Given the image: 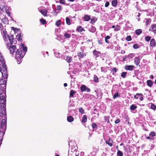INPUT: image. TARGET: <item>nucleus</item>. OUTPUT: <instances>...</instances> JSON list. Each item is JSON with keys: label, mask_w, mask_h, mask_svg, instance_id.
Wrapping results in <instances>:
<instances>
[{"label": "nucleus", "mask_w": 156, "mask_h": 156, "mask_svg": "<svg viewBox=\"0 0 156 156\" xmlns=\"http://www.w3.org/2000/svg\"><path fill=\"white\" fill-rule=\"evenodd\" d=\"M66 21L67 25H69L71 24L70 19L68 17L66 18Z\"/></svg>", "instance_id": "nucleus-30"}, {"label": "nucleus", "mask_w": 156, "mask_h": 156, "mask_svg": "<svg viewBox=\"0 0 156 156\" xmlns=\"http://www.w3.org/2000/svg\"><path fill=\"white\" fill-rule=\"evenodd\" d=\"M6 103V97H5V101L4 102V106L2 107L1 105L2 104L1 102H0V108L1 109L0 110V113L2 115H5L6 114V112L5 111V109L4 108L5 107V106Z\"/></svg>", "instance_id": "nucleus-4"}, {"label": "nucleus", "mask_w": 156, "mask_h": 156, "mask_svg": "<svg viewBox=\"0 0 156 156\" xmlns=\"http://www.w3.org/2000/svg\"><path fill=\"white\" fill-rule=\"evenodd\" d=\"M120 26L119 25H117L115 27L114 29V30L116 31H118L120 30Z\"/></svg>", "instance_id": "nucleus-36"}, {"label": "nucleus", "mask_w": 156, "mask_h": 156, "mask_svg": "<svg viewBox=\"0 0 156 156\" xmlns=\"http://www.w3.org/2000/svg\"><path fill=\"white\" fill-rule=\"evenodd\" d=\"M151 37L149 36L146 37L145 38V40L146 41L148 42L151 40Z\"/></svg>", "instance_id": "nucleus-43"}, {"label": "nucleus", "mask_w": 156, "mask_h": 156, "mask_svg": "<svg viewBox=\"0 0 156 156\" xmlns=\"http://www.w3.org/2000/svg\"><path fill=\"white\" fill-rule=\"evenodd\" d=\"M109 5V3L108 2H106L105 5V6L106 7H108Z\"/></svg>", "instance_id": "nucleus-55"}, {"label": "nucleus", "mask_w": 156, "mask_h": 156, "mask_svg": "<svg viewBox=\"0 0 156 156\" xmlns=\"http://www.w3.org/2000/svg\"><path fill=\"white\" fill-rule=\"evenodd\" d=\"M105 68L103 67H101V72H105V71L104 70Z\"/></svg>", "instance_id": "nucleus-59"}, {"label": "nucleus", "mask_w": 156, "mask_h": 156, "mask_svg": "<svg viewBox=\"0 0 156 156\" xmlns=\"http://www.w3.org/2000/svg\"><path fill=\"white\" fill-rule=\"evenodd\" d=\"M96 29L95 27L92 26L89 29L90 31L92 33H94L96 31Z\"/></svg>", "instance_id": "nucleus-23"}, {"label": "nucleus", "mask_w": 156, "mask_h": 156, "mask_svg": "<svg viewBox=\"0 0 156 156\" xmlns=\"http://www.w3.org/2000/svg\"><path fill=\"white\" fill-rule=\"evenodd\" d=\"M128 56H125V57H124V58L123 59V61H125L126 60V59L127 58V57Z\"/></svg>", "instance_id": "nucleus-60"}, {"label": "nucleus", "mask_w": 156, "mask_h": 156, "mask_svg": "<svg viewBox=\"0 0 156 156\" xmlns=\"http://www.w3.org/2000/svg\"><path fill=\"white\" fill-rule=\"evenodd\" d=\"M134 56V54L133 53L129 54L128 56V57L130 58H132Z\"/></svg>", "instance_id": "nucleus-45"}, {"label": "nucleus", "mask_w": 156, "mask_h": 156, "mask_svg": "<svg viewBox=\"0 0 156 156\" xmlns=\"http://www.w3.org/2000/svg\"><path fill=\"white\" fill-rule=\"evenodd\" d=\"M67 121L69 122H71L73 121L74 119L71 116H68L67 118Z\"/></svg>", "instance_id": "nucleus-15"}, {"label": "nucleus", "mask_w": 156, "mask_h": 156, "mask_svg": "<svg viewBox=\"0 0 156 156\" xmlns=\"http://www.w3.org/2000/svg\"><path fill=\"white\" fill-rule=\"evenodd\" d=\"M94 81L95 82H98V78L96 76H95L94 77Z\"/></svg>", "instance_id": "nucleus-51"}, {"label": "nucleus", "mask_w": 156, "mask_h": 156, "mask_svg": "<svg viewBox=\"0 0 156 156\" xmlns=\"http://www.w3.org/2000/svg\"><path fill=\"white\" fill-rule=\"evenodd\" d=\"M66 60L67 62L70 63L72 60V58L71 56H67L66 57Z\"/></svg>", "instance_id": "nucleus-13"}, {"label": "nucleus", "mask_w": 156, "mask_h": 156, "mask_svg": "<svg viewBox=\"0 0 156 156\" xmlns=\"http://www.w3.org/2000/svg\"><path fill=\"white\" fill-rule=\"evenodd\" d=\"M134 66L133 65H126L125 66L126 70L131 71L133 70Z\"/></svg>", "instance_id": "nucleus-11"}, {"label": "nucleus", "mask_w": 156, "mask_h": 156, "mask_svg": "<svg viewBox=\"0 0 156 156\" xmlns=\"http://www.w3.org/2000/svg\"><path fill=\"white\" fill-rule=\"evenodd\" d=\"M143 95L141 94L137 93L134 96V98L136 99H139L141 101H143Z\"/></svg>", "instance_id": "nucleus-9"}, {"label": "nucleus", "mask_w": 156, "mask_h": 156, "mask_svg": "<svg viewBox=\"0 0 156 156\" xmlns=\"http://www.w3.org/2000/svg\"><path fill=\"white\" fill-rule=\"evenodd\" d=\"M22 51L20 50L17 49L16 52L15 58L18 64H20L22 62V59L24 57L25 53L23 55Z\"/></svg>", "instance_id": "nucleus-2"}, {"label": "nucleus", "mask_w": 156, "mask_h": 156, "mask_svg": "<svg viewBox=\"0 0 156 156\" xmlns=\"http://www.w3.org/2000/svg\"><path fill=\"white\" fill-rule=\"evenodd\" d=\"M150 78L151 79H153L154 78V77L152 75H151L150 76Z\"/></svg>", "instance_id": "nucleus-63"}, {"label": "nucleus", "mask_w": 156, "mask_h": 156, "mask_svg": "<svg viewBox=\"0 0 156 156\" xmlns=\"http://www.w3.org/2000/svg\"><path fill=\"white\" fill-rule=\"evenodd\" d=\"M96 21V20L95 19H92L91 20L90 23L92 24H93V23H95Z\"/></svg>", "instance_id": "nucleus-56"}, {"label": "nucleus", "mask_w": 156, "mask_h": 156, "mask_svg": "<svg viewBox=\"0 0 156 156\" xmlns=\"http://www.w3.org/2000/svg\"><path fill=\"white\" fill-rule=\"evenodd\" d=\"M8 37V39L9 40V43H8V44H12L14 43V44H15V43L14 42L15 40L14 39L13 35H7V36ZM7 39V38L5 39V40L4 39V40L5 41H6V40Z\"/></svg>", "instance_id": "nucleus-7"}, {"label": "nucleus", "mask_w": 156, "mask_h": 156, "mask_svg": "<svg viewBox=\"0 0 156 156\" xmlns=\"http://www.w3.org/2000/svg\"><path fill=\"white\" fill-rule=\"evenodd\" d=\"M147 84L148 86L151 87L153 85V83L151 80H147Z\"/></svg>", "instance_id": "nucleus-16"}, {"label": "nucleus", "mask_w": 156, "mask_h": 156, "mask_svg": "<svg viewBox=\"0 0 156 156\" xmlns=\"http://www.w3.org/2000/svg\"><path fill=\"white\" fill-rule=\"evenodd\" d=\"M93 53L94 55H96L97 56H98L100 54V52L98 51H97L95 50L94 51Z\"/></svg>", "instance_id": "nucleus-22"}, {"label": "nucleus", "mask_w": 156, "mask_h": 156, "mask_svg": "<svg viewBox=\"0 0 156 156\" xmlns=\"http://www.w3.org/2000/svg\"><path fill=\"white\" fill-rule=\"evenodd\" d=\"M41 14L44 16H46L47 14V12L45 9H43L40 11Z\"/></svg>", "instance_id": "nucleus-20"}, {"label": "nucleus", "mask_w": 156, "mask_h": 156, "mask_svg": "<svg viewBox=\"0 0 156 156\" xmlns=\"http://www.w3.org/2000/svg\"><path fill=\"white\" fill-rule=\"evenodd\" d=\"M133 48L134 49H137L139 48V45L136 44H134L133 45Z\"/></svg>", "instance_id": "nucleus-48"}, {"label": "nucleus", "mask_w": 156, "mask_h": 156, "mask_svg": "<svg viewBox=\"0 0 156 156\" xmlns=\"http://www.w3.org/2000/svg\"><path fill=\"white\" fill-rule=\"evenodd\" d=\"M117 71V69L116 68H114L112 69V71L114 73H115Z\"/></svg>", "instance_id": "nucleus-52"}, {"label": "nucleus", "mask_w": 156, "mask_h": 156, "mask_svg": "<svg viewBox=\"0 0 156 156\" xmlns=\"http://www.w3.org/2000/svg\"><path fill=\"white\" fill-rule=\"evenodd\" d=\"M64 87H66L67 86V83H64Z\"/></svg>", "instance_id": "nucleus-64"}, {"label": "nucleus", "mask_w": 156, "mask_h": 156, "mask_svg": "<svg viewBox=\"0 0 156 156\" xmlns=\"http://www.w3.org/2000/svg\"><path fill=\"white\" fill-rule=\"evenodd\" d=\"M119 93L118 92H116L113 96V98L114 99H115L116 98L119 97Z\"/></svg>", "instance_id": "nucleus-38"}, {"label": "nucleus", "mask_w": 156, "mask_h": 156, "mask_svg": "<svg viewBox=\"0 0 156 156\" xmlns=\"http://www.w3.org/2000/svg\"><path fill=\"white\" fill-rule=\"evenodd\" d=\"M110 38V37L109 36H107L105 37V40H108V39H109Z\"/></svg>", "instance_id": "nucleus-58"}, {"label": "nucleus", "mask_w": 156, "mask_h": 156, "mask_svg": "<svg viewBox=\"0 0 156 156\" xmlns=\"http://www.w3.org/2000/svg\"><path fill=\"white\" fill-rule=\"evenodd\" d=\"M123 154L122 151L118 150L117 153V156H123Z\"/></svg>", "instance_id": "nucleus-34"}, {"label": "nucleus", "mask_w": 156, "mask_h": 156, "mask_svg": "<svg viewBox=\"0 0 156 156\" xmlns=\"http://www.w3.org/2000/svg\"><path fill=\"white\" fill-rule=\"evenodd\" d=\"M112 5L113 6H116L117 4V0H113L112 2Z\"/></svg>", "instance_id": "nucleus-29"}, {"label": "nucleus", "mask_w": 156, "mask_h": 156, "mask_svg": "<svg viewBox=\"0 0 156 156\" xmlns=\"http://www.w3.org/2000/svg\"><path fill=\"white\" fill-rule=\"evenodd\" d=\"M126 39L127 41H130L131 40V38L130 36H128L126 37Z\"/></svg>", "instance_id": "nucleus-53"}, {"label": "nucleus", "mask_w": 156, "mask_h": 156, "mask_svg": "<svg viewBox=\"0 0 156 156\" xmlns=\"http://www.w3.org/2000/svg\"><path fill=\"white\" fill-rule=\"evenodd\" d=\"M136 34L137 35H139L142 32V30L141 29H137L135 31Z\"/></svg>", "instance_id": "nucleus-25"}, {"label": "nucleus", "mask_w": 156, "mask_h": 156, "mask_svg": "<svg viewBox=\"0 0 156 156\" xmlns=\"http://www.w3.org/2000/svg\"><path fill=\"white\" fill-rule=\"evenodd\" d=\"M60 3L61 4H64L65 3V0H60Z\"/></svg>", "instance_id": "nucleus-54"}, {"label": "nucleus", "mask_w": 156, "mask_h": 156, "mask_svg": "<svg viewBox=\"0 0 156 156\" xmlns=\"http://www.w3.org/2000/svg\"><path fill=\"white\" fill-rule=\"evenodd\" d=\"M151 19L145 18L144 21H146V25L147 26L150 24L151 22Z\"/></svg>", "instance_id": "nucleus-14"}, {"label": "nucleus", "mask_w": 156, "mask_h": 156, "mask_svg": "<svg viewBox=\"0 0 156 156\" xmlns=\"http://www.w3.org/2000/svg\"><path fill=\"white\" fill-rule=\"evenodd\" d=\"M83 30V29L80 26L79 27L77 28V30L79 32H82Z\"/></svg>", "instance_id": "nucleus-40"}, {"label": "nucleus", "mask_w": 156, "mask_h": 156, "mask_svg": "<svg viewBox=\"0 0 156 156\" xmlns=\"http://www.w3.org/2000/svg\"><path fill=\"white\" fill-rule=\"evenodd\" d=\"M84 20L86 21H88L90 20V16L87 15H85L84 17Z\"/></svg>", "instance_id": "nucleus-21"}, {"label": "nucleus", "mask_w": 156, "mask_h": 156, "mask_svg": "<svg viewBox=\"0 0 156 156\" xmlns=\"http://www.w3.org/2000/svg\"><path fill=\"white\" fill-rule=\"evenodd\" d=\"M125 52V51L124 50H122L121 51V54H124Z\"/></svg>", "instance_id": "nucleus-61"}, {"label": "nucleus", "mask_w": 156, "mask_h": 156, "mask_svg": "<svg viewBox=\"0 0 156 156\" xmlns=\"http://www.w3.org/2000/svg\"><path fill=\"white\" fill-rule=\"evenodd\" d=\"M149 135L150 136H151L152 137L154 136H155V133L154 132H151L150 133Z\"/></svg>", "instance_id": "nucleus-50"}, {"label": "nucleus", "mask_w": 156, "mask_h": 156, "mask_svg": "<svg viewBox=\"0 0 156 156\" xmlns=\"http://www.w3.org/2000/svg\"><path fill=\"white\" fill-rule=\"evenodd\" d=\"M21 48H22L23 50L24 51V52H26L27 51V48L26 47H24L23 46V45L22 44L21 47Z\"/></svg>", "instance_id": "nucleus-31"}, {"label": "nucleus", "mask_w": 156, "mask_h": 156, "mask_svg": "<svg viewBox=\"0 0 156 156\" xmlns=\"http://www.w3.org/2000/svg\"><path fill=\"white\" fill-rule=\"evenodd\" d=\"M6 119H2L1 123H0L1 128L2 129V130H5L6 129Z\"/></svg>", "instance_id": "nucleus-5"}, {"label": "nucleus", "mask_w": 156, "mask_h": 156, "mask_svg": "<svg viewBox=\"0 0 156 156\" xmlns=\"http://www.w3.org/2000/svg\"><path fill=\"white\" fill-rule=\"evenodd\" d=\"M40 21L43 24H44L46 23V20L44 19H41L40 20Z\"/></svg>", "instance_id": "nucleus-44"}, {"label": "nucleus", "mask_w": 156, "mask_h": 156, "mask_svg": "<svg viewBox=\"0 0 156 156\" xmlns=\"http://www.w3.org/2000/svg\"><path fill=\"white\" fill-rule=\"evenodd\" d=\"M150 46L153 48H154L155 46L156 43L154 39H152L151 40L150 42Z\"/></svg>", "instance_id": "nucleus-12"}, {"label": "nucleus", "mask_w": 156, "mask_h": 156, "mask_svg": "<svg viewBox=\"0 0 156 156\" xmlns=\"http://www.w3.org/2000/svg\"><path fill=\"white\" fill-rule=\"evenodd\" d=\"M80 89L82 92L86 91L87 92H89L90 91V90L89 88L84 85H82L80 87Z\"/></svg>", "instance_id": "nucleus-8"}, {"label": "nucleus", "mask_w": 156, "mask_h": 156, "mask_svg": "<svg viewBox=\"0 0 156 156\" xmlns=\"http://www.w3.org/2000/svg\"><path fill=\"white\" fill-rule=\"evenodd\" d=\"M2 22L4 24H6L8 23V19L6 18H3L1 20Z\"/></svg>", "instance_id": "nucleus-17"}, {"label": "nucleus", "mask_w": 156, "mask_h": 156, "mask_svg": "<svg viewBox=\"0 0 156 156\" xmlns=\"http://www.w3.org/2000/svg\"><path fill=\"white\" fill-rule=\"evenodd\" d=\"M149 31L156 34V24H152L149 28Z\"/></svg>", "instance_id": "nucleus-6"}, {"label": "nucleus", "mask_w": 156, "mask_h": 156, "mask_svg": "<svg viewBox=\"0 0 156 156\" xmlns=\"http://www.w3.org/2000/svg\"><path fill=\"white\" fill-rule=\"evenodd\" d=\"M3 64L5 65V63L4 62H2L1 64H0V72L2 73V71H3Z\"/></svg>", "instance_id": "nucleus-19"}, {"label": "nucleus", "mask_w": 156, "mask_h": 156, "mask_svg": "<svg viewBox=\"0 0 156 156\" xmlns=\"http://www.w3.org/2000/svg\"><path fill=\"white\" fill-rule=\"evenodd\" d=\"M151 109L153 110H155L156 108V107L155 105L153 104H151Z\"/></svg>", "instance_id": "nucleus-41"}, {"label": "nucleus", "mask_w": 156, "mask_h": 156, "mask_svg": "<svg viewBox=\"0 0 156 156\" xmlns=\"http://www.w3.org/2000/svg\"><path fill=\"white\" fill-rule=\"evenodd\" d=\"M4 134V133L3 132H0V141H1L2 140Z\"/></svg>", "instance_id": "nucleus-33"}, {"label": "nucleus", "mask_w": 156, "mask_h": 156, "mask_svg": "<svg viewBox=\"0 0 156 156\" xmlns=\"http://www.w3.org/2000/svg\"><path fill=\"white\" fill-rule=\"evenodd\" d=\"M56 25L58 27H59L61 25V21L60 20H58L55 23Z\"/></svg>", "instance_id": "nucleus-39"}, {"label": "nucleus", "mask_w": 156, "mask_h": 156, "mask_svg": "<svg viewBox=\"0 0 156 156\" xmlns=\"http://www.w3.org/2000/svg\"><path fill=\"white\" fill-rule=\"evenodd\" d=\"M79 112L82 114L84 113V110L82 108H79Z\"/></svg>", "instance_id": "nucleus-37"}, {"label": "nucleus", "mask_w": 156, "mask_h": 156, "mask_svg": "<svg viewBox=\"0 0 156 156\" xmlns=\"http://www.w3.org/2000/svg\"><path fill=\"white\" fill-rule=\"evenodd\" d=\"M92 126L93 129H95L97 127V125L94 123H93L92 124Z\"/></svg>", "instance_id": "nucleus-49"}, {"label": "nucleus", "mask_w": 156, "mask_h": 156, "mask_svg": "<svg viewBox=\"0 0 156 156\" xmlns=\"http://www.w3.org/2000/svg\"><path fill=\"white\" fill-rule=\"evenodd\" d=\"M87 121V116L86 115L83 116L82 119V122L83 123H85Z\"/></svg>", "instance_id": "nucleus-18"}, {"label": "nucleus", "mask_w": 156, "mask_h": 156, "mask_svg": "<svg viewBox=\"0 0 156 156\" xmlns=\"http://www.w3.org/2000/svg\"><path fill=\"white\" fill-rule=\"evenodd\" d=\"M126 74H127L126 72H123L121 74V76L122 78H124L126 77Z\"/></svg>", "instance_id": "nucleus-42"}, {"label": "nucleus", "mask_w": 156, "mask_h": 156, "mask_svg": "<svg viewBox=\"0 0 156 156\" xmlns=\"http://www.w3.org/2000/svg\"><path fill=\"white\" fill-rule=\"evenodd\" d=\"M60 53L59 52H56L55 55L57 58H59L61 57Z\"/></svg>", "instance_id": "nucleus-47"}, {"label": "nucleus", "mask_w": 156, "mask_h": 156, "mask_svg": "<svg viewBox=\"0 0 156 156\" xmlns=\"http://www.w3.org/2000/svg\"><path fill=\"white\" fill-rule=\"evenodd\" d=\"M140 58L139 57H136L134 58V62L136 66H138L139 65L140 63Z\"/></svg>", "instance_id": "nucleus-10"}, {"label": "nucleus", "mask_w": 156, "mask_h": 156, "mask_svg": "<svg viewBox=\"0 0 156 156\" xmlns=\"http://www.w3.org/2000/svg\"><path fill=\"white\" fill-rule=\"evenodd\" d=\"M7 48L9 50L10 53L11 54H13L15 51L17 50L16 49V46L11 44H7Z\"/></svg>", "instance_id": "nucleus-3"}, {"label": "nucleus", "mask_w": 156, "mask_h": 156, "mask_svg": "<svg viewBox=\"0 0 156 156\" xmlns=\"http://www.w3.org/2000/svg\"><path fill=\"white\" fill-rule=\"evenodd\" d=\"M22 36V34L21 33H19V34H18V35L17 36V40L18 41H20V40H21V37Z\"/></svg>", "instance_id": "nucleus-35"}, {"label": "nucleus", "mask_w": 156, "mask_h": 156, "mask_svg": "<svg viewBox=\"0 0 156 156\" xmlns=\"http://www.w3.org/2000/svg\"><path fill=\"white\" fill-rule=\"evenodd\" d=\"M56 9L57 10L61 11L62 9V7L60 5H58L57 6Z\"/></svg>", "instance_id": "nucleus-46"}, {"label": "nucleus", "mask_w": 156, "mask_h": 156, "mask_svg": "<svg viewBox=\"0 0 156 156\" xmlns=\"http://www.w3.org/2000/svg\"><path fill=\"white\" fill-rule=\"evenodd\" d=\"M137 108V107L134 105H132L130 107V109L132 111H133Z\"/></svg>", "instance_id": "nucleus-32"}, {"label": "nucleus", "mask_w": 156, "mask_h": 156, "mask_svg": "<svg viewBox=\"0 0 156 156\" xmlns=\"http://www.w3.org/2000/svg\"><path fill=\"white\" fill-rule=\"evenodd\" d=\"M3 71H2V79H0V101L2 107L4 106V102L5 101L6 94L4 90L6 88V83L8 76L6 65L3 64Z\"/></svg>", "instance_id": "nucleus-1"}, {"label": "nucleus", "mask_w": 156, "mask_h": 156, "mask_svg": "<svg viewBox=\"0 0 156 156\" xmlns=\"http://www.w3.org/2000/svg\"><path fill=\"white\" fill-rule=\"evenodd\" d=\"M64 36L66 38H69L71 37V36L70 34L67 33H65L64 34Z\"/></svg>", "instance_id": "nucleus-24"}, {"label": "nucleus", "mask_w": 156, "mask_h": 156, "mask_svg": "<svg viewBox=\"0 0 156 156\" xmlns=\"http://www.w3.org/2000/svg\"><path fill=\"white\" fill-rule=\"evenodd\" d=\"M75 91L73 90H71L70 93V97H73L74 95L75 94Z\"/></svg>", "instance_id": "nucleus-26"}, {"label": "nucleus", "mask_w": 156, "mask_h": 156, "mask_svg": "<svg viewBox=\"0 0 156 156\" xmlns=\"http://www.w3.org/2000/svg\"><path fill=\"white\" fill-rule=\"evenodd\" d=\"M6 12L9 15H10V12H9V11H6Z\"/></svg>", "instance_id": "nucleus-62"}, {"label": "nucleus", "mask_w": 156, "mask_h": 156, "mask_svg": "<svg viewBox=\"0 0 156 156\" xmlns=\"http://www.w3.org/2000/svg\"><path fill=\"white\" fill-rule=\"evenodd\" d=\"M120 122V120L119 119H118L115 121V123L116 124H117L119 123Z\"/></svg>", "instance_id": "nucleus-57"}, {"label": "nucleus", "mask_w": 156, "mask_h": 156, "mask_svg": "<svg viewBox=\"0 0 156 156\" xmlns=\"http://www.w3.org/2000/svg\"><path fill=\"white\" fill-rule=\"evenodd\" d=\"M108 142L107 141H106V143L107 144H108L110 147L112 146V140L109 139Z\"/></svg>", "instance_id": "nucleus-27"}, {"label": "nucleus", "mask_w": 156, "mask_h": 156, "mask_svg": "<svg viewBox=\"0 0 156 156\" xmlns=\"http://www.w3.org/2000/svg\"><path fill=\"white\" fill-rule=\"evenodd\" d=\"M77 55L79 57L82 58L84 56L86 55L84 53L80 52L78 53Z\"/></svg>", "instance_id": "nucleus-28"}]
</instances>
